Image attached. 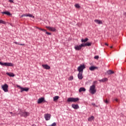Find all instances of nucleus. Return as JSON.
<instances>
[{"label": "nucleus", "instance_id": "f257e3e1", "mask_svg": "<svg viewBox=\"0 0 126 126\" xmlns=\"http://www.w3.org/2000/svg\"><path fill=\"white\" fill-rule=\"evenodd\" d=\"M90 93L92 94H95L96 93V88L95 85H93L90 87Z\"/></svg>", "mask_w": 126, "mask_h": 126}, {"label": "nucleus", "instance_id": "f03ea898", "mask_svg": "<svg viewBox=\"0 0 126 126\" xmlns=\"http://www.w3.org/2000/svg\"><path fill=\"white\" fill-rule=\"evenodd\" d=\"M77 101H79V98L78 97H69L67 99V102H76Z\"/></svg>", "mask_w": 126, "mask_h": 126}, {"label": "nucleus", "instance_id": "7ed1b4c3", "mask_svg": "<svg viewBox=\"0 0 126 126\" xmlns=\"http://www.w3.org/2000/svg\"><path fill=\"white\" fill-rule=\"evenodd\" d=\"M0 65L4 66H13V63H2L0 62Z\"/></svg>", "mask_w": 126, "mask_h": 126}, {"label": "nucleus", "instance_id": "20e7f679", "mask_svg": "<svg viewBox=\"0 0 126 126\" xmlns=\"http://www.w3.org/2000/svg\"><path fill=\"white\" fill-rule=\"evenodd\" d=\"M85 65L84 64H81L77 68V70L79 72L83 73V69H85Z\"/></svg>", "mask_w": 126, "mask_h": 126}, {"label": "nucleus", "instance_id": "39448f33", "mask_svg": "<svg viewBox=\"0 0 126 126\" xmlns=\"http://www.w3.org/2000/svg\"><path fill=\"white\" fill-rule=\"evenodd\" d=\"M17 87L18 88H20L21 89V92L22 93L23 91H26V92H27V91H29V88H22L20 86L17 85Z\"/></svg>", "mask_w": 126, "mask_h": 126}, {"label": "nucleus", "instance_id": "423d86ee", "mask_svg": "<svg viewBox=\"0 0 126 126\" xmlns=\"http://www.w3.org/2000/svg\"><path fill=\"white\" fill-rule=\"evenodd\" d=\"M2 89H3L4 92H8V85L7 84H4L1 86Z\"/></svg>", "mask_w": 126, "mask_h": 126}, {"label": "nucleus", "instance_id": "0eeeda50", "mask_svg": "<svg viewBox=\"0 0 126 126\" xmlns=\"http://www.w3.org/2000/svg\"><path fill=\"white\" fill-rule=\"evenodd\" d=\"M20 114L21 116H22V117H24V118H27V117L30 115V113H29V112L24 111L20 113Z\"/></svg>", "mask_w": 126, "mask_h": 126}, {"label": "nucleus", "instance_id": "6e6552de", "mask_svg": "<svg viewBox=\"0 0 126 126\" xmlns=\"http://www.w3.org/2000/svg\"><path fill=\"white\" fill-rule=\"evenodd\" d=\"M83 46V43L80 45H76L74 46V49L76 51H80V49H82V47H84Z\"/></svg>", "mask_w": 126, "mask_h": 126}, {"label": "nucleus", "instance_id": "1a4fd4ad", "mask_svg": "<svg viewBox=\"0 0 126 126\" xmlns=\"http://www.w3.org/2000/svg\"><path fill=\"white\" fill-rule=\"evenodd\" d=\"M46 100H45V98L41 97L39 98L37 100V104H41V103H45Z\"/></svg>", "mask_w": 126, "mask_h": 126}, {"label": "nucleus", "instance_id": "9d476101", "mask_svg": "<svg viewBox=\"0 0 126 126\" xmlns=\"http://www.w3.org/2000/svg\"><path fill=\"white\" fill-rule=\"evenodd\" d=\"M44 118L46 121H49L51 119V114H46L44 115Z\"/></svg>", "mask_w": 126, "mask_h": 126}, {"label": "nucleus", "instance_id": "9b49d317", "mask_svg": "<svg viewBox=\"0 0 126 126\" xmlns=\"http://www.w3.org/2000/svg\"><path fill=\"white\" fill-rule=\"evenodd\" d=\"M36 28H37V29H39V30H41V31H43V32H45L46 34H47V35H52V33L51 32H47V31L45 29H43L39 28L38 27H37Z\"/></svg>", "mask_w": 126, "mask_h": 126}, {"label": "nucleus", "instance_id": "f8f14e48", "mask_svg": "<svg viewBox=\"0 0 126 126\" xmlns=\"http://www.w3.org/2000/svg\"><path fill=\"white\" fill-rule=\"evenodd\" d=\"M46 28L47 29H49V30L50 31H52V32H55V31H56V28H54V27H46Z\"/></svg>", "mask_w": 126, "mask_h": 126}, {"label": "nucleus", "instance_id": "ddd939ff", "mask_svg": "<svg viewBox=\"0 0 126 126\" xmlns=\"http://www.w3.org/2000/svg\"><path fill=\"white\" fill-rule=\"evenodd\" d=\"M83 74V73L80 72H79V73L78 74V78L79 79H80V80H81V79H82V78H83V76H82Z\"/></svg>", "mask_w": 126, "mask_h": 126}, {"label": "nucleus", "instance_id": "4468645a", "mask_svg": "<svg viewBox=\"0 0 126 126\" xmlns=\"http://www.w3.org/2000/svg\"><path fill=\"white\" fill-rule=\"evenodd\" d=\"M71 107L72 108L76 110H77V109H79V106H78V104H73L71 105Z\"/></svg>", "mask_w": 126, "mask_h": 126}, {"label": "nucleus", "instance_id": "2eb2a0df", "mask_svg": "<svg viewBox=\"0 0 126 126\" xmlns=\"http://www.w3.org/2000/svg\"><path fill=\"white\" fill-rule=\"evenodd\" d=\"M94 22L96 23V24H103V22L100 20L95 19L94 20Z\"/></svg>", "mask_w": 126, "mask_h": 126}, {"label": "nucleus", "instance_id": "dca6fc26", "mask_svg": "<svg viewBox=\"0 0 126 126\" xmlns=\"http://www.w3.org/2000/svg\"><path fill=\"white\" fill-rule=\"evenodd\" d=\"M90 70H91V71H93V70H95V69H98V67L92 66L89 67Z\"/></svg>", "mask_w": 126, "mask_h": 126}, {"label": "nucleus", "instance_id": "f3484780", "mask_svg": "<svg viewBox=\"0 0 126 126\" xmlns=\"http://www.w3.org/2000/svg\"><path fill=\"white\" fill-rule=\"evenodd\" d=\"M42 66L45 68V69H50L51 67L49 66L48 64H42Z\"/></svg>", "mask_w": 126, "mask_h": 126}, {"label": "nucleus", "instance_id": "a211bd4d", "mask_svg": "<svg viewBox=\"0 0 126 126\" xmlns=\"http://www.w3.org/2000/svg\"><path fill=\"white\" fill-rule=\"evenodd\" d=\"M98 81H99V82H106V81H108V78H104L102 79L99 80Z\"/></svg>", "mask_w": 126, "mask_h": 126}, {"label": "nucleus", "instance_id": "6ab92c4d", "mask_svg": "<svg viewBox=\"0 0 126 126\" xmlns=\"http://www.w3.org/2000/svg\"><path fill=\"white\" fill-rule=\"evenodd\" d=\"M92 45V43L91 42H87L85 44H83V46L84 47H86V46H88V47L91 46Z\"/></svg>", "mask_w": 126, "mask_h": 126}, {"label": "nucleus", "instance_id": "aec40b11", "mask_svg": "<svg viewBox=\"0 0 126 126\" xmlns=\"http://www.w3.org/2000/svg\"><path fill=\"white\" fill-rule=\"evenodd\" d=\"M82 91L83 92H85V91H86V89H85V88H80L79 90V92H82Z\"/></svg>", "mask_w": 126, "mask_h": 126}, {"label": "nucleus", "instance_id": "412c9836", "mask_svg": "<svg viewBox=\"0 0 126 126\" xmlns=\"http://www.w3.org/2000/svg\"><path fill=\"white\" fill-rule=\"evenodd\" d=\"M1 13L2 14H6V15H11L10 12L8 11L2 12Z\"/></svg>", "mask_w": 126, "mask_h": 126}, {"label": "nucleus", "instance_id": "4be33fe9", "mask_svg": "<svg viewBox=\"0 0 126 126\" xmlns=\"http://www.w3.org/2000/svg\"><path fill=\"white\" fill-rule=\"evenodd\" d=\"M94 116H93L88 118V121L89 122H92V121L94 120Z\"/></svg>", "mask_w": 126, "mask_h": 126}, {"label": "nucleus", "instance_id": "5701e85b", "mask_svg": "<svg viewBox=\"0 0 126 126\" xmlns=\"http://www.w3.org/2000/svg\"><path fill=\"white\" fill-rule=\"evenodd\" d=\"M6 74L10 77H13L14 76V74L13 73H7Z\"/></svg>", "mask_w": 126, "mask_h": 126}, {"label": "nucleus", "instance_id": "b1692460", "mask_svg": "<svg viewBox=\"0 0 126 126\" xmlns=\"http://www.w3.org/2000/svg\"><path fill=\"white\" fill-rule=\"evenodd\" d=\"M108 74H113L114 73V72L113 71H112L111 70H109L107 71Z\"/></svg>", "mask_w": 126, "mask_h": 126}, {"label": "nucleus", "instance_id": "393cba45", "mask_svg": "<svg viewBox=\"0 0 126 126\" xmlns=\"http://www.w3.org/2000/svg\"><path fill=\"white\" fill-rule=\"evenodd\" d=\"M87 41H88V38H86L84 39H82L81 40V42H82V43H85L86 42H87Z\"/></svg>", "mask_w": 126, "mask_h": 126}, {"label": "nucleus", "instance_id": "a878e982", "mask_svg": "<svg viewBox=\"0 0 126 126\" xmlns=\"http://www.w3.org/2000/svg\"><path fill=\"white\" fill-rule=\"evenodd\" d=\"M53 99L54 101H56L59 99V96H55L53 97Z\"/></svg>", "mask_w": 126, "mask_h": 126}, {"label": "nucleus", "instance_id": "bb28decb", "mask_svg": "<svg viewBox=\"0 0 126 126\" xmlns=\"http://www.w3.org/2000/svg\"><path fill=\"white\" fill-rule=\"evenodd\" d=\"M0 24H6V22H5V21H4L2 20H0Z\"/></svg>", "mask_w": 126, "mask_h": 126}, {"label": "nucleus", "instance_id": "cd10ccee", "mask_svg": "<svg viewBox=\"0 0 126 126\" xmlns=\"http://www.w3.org/2000/svg\"><path fill=\"white\" fill-rule=\"evenodd\" d=\"M14 44H16V45H20V46H25V44H19L17 42H14Z\"/></svg>", "mask_w": 126, "mask_h": 126}, {"label": "nucleus", "instance_id": "c85d7f7f", "mask_svg": "<svg viewBox=\"0 0 126 126\" xmlns=\"http://www.w3.org/2000/svg\"><path fill=\"white\" fill-rule=\"evenodd\" d=\"M27 17H32L33 18H34V16H33V15H32V14H27Z\"/></svg>", "mask_w": 126, "mask_h": 126}, {"label": "nucleus", "instance_id": "c756f323", "mask_svg": "<svg viewBox=\"0 0 126 126\" xmlns=\"http://www.w3.org/2000/svg\"><path fill=\"white\" fill-rule=\"evenodd\" d=\"M75 7H76V8H80V5H79V4H76Z\"/></svg>", "mask_w": 126, "mask_h": 126}, {"label": "nucleus", "instance_id": "7c9ffc66", "mask_svg": "<svg viewBox=\"0 0 126 126\" xmlns=\"http://www.w3.org/2000/svg\"><path fill=\"white\" fill-rule=\"evenodd\" d=\"M103 101L106 104H109V101H108V99H104Z\"/></svg>", "mask_w": 126, "mask_h": 126}, {"label": "nucleus", "instance_id": "2f4dec72", "mask_svg": "<svg viewBox=\"0 0 126 126\" xmlns=\"http://www.w3.org/2000/svg\"><path fill=\"white\" fill-rule=\"evenodd\" d=\"M73 76H70L68 79V80H73Z\"/></svg>", "mask_w": 126, "mask_h": 126}, {"label": "nucleus", "instance_id": "473e14b6", "mask_svg": "<svg viewBox=\"0 0 126 126\" xmlns=\"http://www.w3.org/2000/svg\"><path fill=\"white\" fill-rule=\"evenodd\" d=\"M94 59H95V60H98V59H99V56H95L94 57Z\"/></svg>", "mask_w": 126, "mask_h": 126}, {"label": "nucleus", "instance_id": "72a5a7b5", "mask_svg": "<svg viewBox=\"0 0 126 126\" xmlns=\"http://www.w3.org/2000/svg\"><path fill=\"white\" fill-rule=\"evenodd\" d=\"M9 113H10V114H11L12 117H13V116H15V113H12V112H9Z\"/></svg>", "mask_w": 126, "mask_h": 126}, {"label": "nucleus", "instance_id": "f704fd0d", "mask_svg": "<svg viewBox=\"0 0 126 126\" xmlns=\"http://www.w3.org/2000/svg\"><path fill=\"white\" fill-rule=\"evenodd\" d=\"M24 16H26V17H27V14H23V15L21 16V17H24Z\"/></svg>", "mask_w": 126, "mask_h": 126}, {"label": "nucleus", "instance_id": "c9c22d12", "mask_svg": "<svg viewBox=\"0 0 126 126\" xmlns=\"http://www.w3.org/2000/svg\"><path fill=\"white\" fill-rule=\"evenodd\" d=\"M92 105L93 106H95V107H97V106H96V104H95V103H92Z\"/></svg>", "mask_w": 126, "mask_h": 126}, {"label": "nucleus", "instance_id": "e433bc0d", "mask_svg": "<svg viewBox=\"0 0 126 126\" xmlns=\"http://www.w3.org/2000/svg\"><path fill=\"white\" fill-rule=\"evenodd\" d=\"M9 2H13V0H9Z\"/></svg>", "mask_w": 126, "mask_h": 126}, {"label": "nucleus", "instance_id": "4c0bfd02", "mask_svg": "<svg viewBox=\"0 0 126 126\" xmlns=\"http://www.w3.org/2000/svg\"><path fill=\"white\" fill-rule=\"evenodd\" d=\"M115 101H116V102H118V98H115Z\"/></svg>", "mask_w": 126, "mask_h": 126}, {"label": "nucleus", "instance_id": "58836bf2", "mask_svg": "<svg viewBox=\"0 0 126 126\" xmlns=\"http://www.w3.org/2000/svg\"><path fill=\"white\" fill-rule=\"evenodd\" d=\"M105 46H109V44H108V43H105Z\"/></svg>", "mask_w": 126, "mask_h": 126}, {"label": "nucleus", "instance_id": "ea45409f", "mask_svg": "<svg viewBox=\"0 0 126 126\" xmlns=\"http://www.w3.org/2000/svg\"><path fill=\"white\" fill-rule=\"evenodd\" d=\"M111 49L113 48V46L110 47Z\"/></svg>", "mask_w": 126, "mask_h": 126}, {"label": "nucleus", "instance_id": "a19ab883", "mask_svg": "<svg viewBox=\"0 0 126 126\" xmlns=\"http://www.w3.org/2000/svg\"><path fill=\"white\" fill-rule=\"evenodd\" d=\"M125 15H126V13H125Z\"/></svg>", "mask_w": 126, "mask_h": 126}]
</instances>
